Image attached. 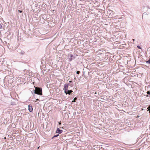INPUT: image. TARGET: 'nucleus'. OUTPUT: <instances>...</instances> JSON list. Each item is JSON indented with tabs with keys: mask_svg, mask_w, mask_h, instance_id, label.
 I'll list each match as a JSON object with an SVG mask.
<instances>
[{
	"mask_svg": "<svg viewBox=\"0 0 150 150\" xmlns=\"http://www.w3.org/2000/svg\"><path fill=\"white\" fill-rule=\"evenodd\" d=\"M2 28V26L1 24H0V29H1Z\"/></svg>",
	"mask_w": 150,
	"mask_h": 150,
	"instance_id": "obj_16",
	"label": "nucleus"
},
{
	"mask_svg": "<svg viewBox=\"0 0 150 150\" xmlns=\"http://www.w3.org/2000/svg\"><path fill=\"white\" fill-rule=\"evenodd\" d=\"M77 98L76 97H75L74 98L73 100L72 101V103L75 102H76V100H77Z\"/></svg>",
	"mask_w": 150,
	"mask_h": 150,
	"instance_id": "obj_8",
	"label": "nucleus"
},
{
	"mask_svg": "<svg viewBox=\"0 0 150 150\" xmlns=\"http://www.w3.org/2000/svg\"><path fill=\"white\" fill-rule=\"evenodd\" d=\"M134 40H134V39H133L132 40H133V41H134Z\"/></svg>",
	"mask_w": 150,
	"mask_h": 150,
	"instance_id": "obj_22",
	"label": "nucleus"
},
{
	"mask_svg": "<svg viewBox=\"0 0 150 150\" xmlns=\"http://www.w3.org/2000/svg\"><path fill=\"white\" fill-rule=\"evenodd\" d=\"M73 91L71 90H67V91H66V93H65L66 95L68 94L69 95H70L71 94V93L73 92Z\"/></svg>",
	"mask_w": 150,
	"mask_h": 150,
	"instance_id": "obj_5",
	"label": "nucleus"
},
{
	"mask_svg": "<svg viewBox=\"0 0 150 150\" xmlns=\"http://www.w3.org/2000/svg\"><path fill=\"white\" fill-rule=\"evenodd\" d=\"M147 96V97H148V95H147V96Z\"/></svg>",
	"mask_w": 150,
	"mask_h": 150,
	"instance_id": "obj_24",
	"label": "nucleus"
},
{
	"mask_svg": "<svg viewBox=\"0 0 150 150\" xmlns=\"http://www.w3.org/2000/svg\"><path fill=\"white\" fill-rule=\"evenodd\" d=\"M28 110L30 112H31L33 111V108L32 105H29L28 106Z\"/></svg>",
	"mask_w": 150,
	"mask_h": 150,
	"instance_id": "obj_6",
	"label": "nucleus"
},
{
	"mask_svg": "<svg viewBox=\"0 0 150 150\" xmlns=\"http://www.w3.org/2000/svg\"><path fill=\"white\" fill-rule=\"evenodd\" d=\"M72 82V81H69V83H71Z\"/></svg>",
	"mask_w": 150,
	"mask_h": 150,
	"instance_id": "obj_18",
	"label": "nucleus"
},
{
	"mask_svg": "<svg viewBox=\"0 0 150 150\" xmlns=\"http://www.w3.org/2000/svg\"><path fill=\"white\" fill-rule=\"evenodd\" d=\"M59 134H57L56 135H54L53 137H52V139L54 138V137H57L58 136H59Z\"/></svg>",
	"mask_w": 150,
	"mask_h": 150,
	"instance_id": "obj_10",
	"label": "nucleus"
},
{
	"mask_svg": "<svg viewBox=\"0 0 150 150\" xmlns=\"http://www.w3.org/2000/svg\"><path fill=\"white\" fill-rule=\"evenodd\" d=\"M69 85V84L67 83L64 85L63 89H64V90L65 93H66V91L68 90V86Z\"/></svg>",
	"mask_w": 150,
	"mask_h": 150,
	"instance_id": "obj_4",
	"label": "nucleus"
},
{
	"mask_svg": "<svg viewBox=\"0 0 150 150\" xmlns=\"http://www.w3.org/2000/svg\"><path fill=\"white\" fill-rule=\"evenodd\" d=\"M62 130L60 129L59 128H57L56 131V132L57 133L60 134L62 132Z\"/></svg>",
	"mask_w": 150,
	"mask_h": 150,
	"instance_id": "obj_7",
	"label": "nucleus"
},
{
	"mask_svg": "<svg viewBox=\"0 0 150 150\" xmlns=\"http://www.w3.org/2000/svg\"><path fill=\"white\" fill-rule=\"evenodd\" d=\"M59 125H60L61 124V122H59Z\"/></svg>",
	"mask_w": 150,
	"mask_h": 150,
	"instance_id": "obj_17",
	"label": "nucleus"
},
{
	"mask_svg": "<svg viewBox=\"0 0 150 150\" xmlns=\"http://www.w3.org/2000/svg\"><path fill=\"white\" fill-rule=\"evenodd\" d=\"M146 93L148 95L150 96V91H148Z\"/></svg>",
	"mask_w": 150,
	"mask_h": 150,
	"instance_id": "obj_11",
	"label": "nucleus"
},
{
	"mask_svg": "<svg viewBox=\"0 0 150 150\" xmlns=\"http://www.w3.org/2000/svg\"><path fill=\"white\" fill-rule=\"evenodd\" d=\"M39 100V99H36V101H38V100Z\"/></svg>",
	"mask_w": 150,
	"mask_h": 150,
	"instance_id": "obj_19",
	"label": "nucleus"
},
{
	"mask_svg": "<svg viewBox=\"0 0 150 150\" xmlns=\"http://www.w3.org/2000/svg\"><path fill=\"white\" fill-rule=\"evenodd\" d=\"M88 68H89V67H88V66H87V69H88Z\"/></svg>",
	"mask_w": 150,
	"mask_h": 150,
	"instance_id": "obj_21",
	"label": "nucleus"
},
{
	"mask_svg": "<svg viewBox=\"0 0 150 150\" xmlns=\"http://www.w3.org/2000/svg\"><path fill=\"white\" fill-rule=\"evenodd\" d=\"M22 53V54H24V53Z\"/></svg>",
	"mask_w": 150,
	"mask_h": 150,
	"instance_id": "obj_23",
	"label": "nucleus"
},
{
	"mask_svg": "<svg viewBox=\"0 0 150 150\" xmlns=\"http://www.w3.org/2000/svg\"><path fill=\"white\" fill-rule=\"evenodd\" d=\"M69 86H70L71 87H72L73 86V84H71L69 85Z\"/></svg>",
	"mask_w": 150,
	"mask_h": 150,
	"instance_id": "obj_14",
	"label": "nucleus"
},
{
	"mask_svg": "<svg viewBox=\"0 0 150 150\" xmlns=\"http://www.w3.org/2000/svg\"><path fill=\"white\" fill-rule=\"evenodd\" d=\"M137 47L139 49H141V48L139 46H137Z\"/></svg>",
	"mask_w": 150,
	"mask_h": 150,
	"instance_id": "obj_13",
	"label": "nucleus"
},
{
	"mask_svg": "<svg viewBox=\"0 0 150 150\" xmlns=\"http://www.w3.org/2000/svg\"><path fill=\"white\" fill-rule=\"evenodd\" d=\"M68 57L69 59V62L71 61L72 60H73L75 59L73 55L69 54L68 55Z\"/></svg>",
	"mask_w": 150,
	"mask_h": 150,
	"instance_id": "obj_3",
	"label": "nucleus"
},
{
	"mask_svg": "<svg viewBox=\"0 0 150 150\" xmlns=\"http://www.w3.org/2000/svg\"><path fill=\"white\" fill-rule=\"evenodd\" d=\"M88 68H89V67H88V66H87V69H88Z\"/></svg>",
	"mask_w": 150,
	"mask_h": 150,
	"instance_id": "obj_20",
	"label": "nucleus"
},
{
	"mask_svg": "<svg viewBox=\"0 0 150 150\" xmlns=\"http://www.w3.org/2000/svg\"><path fill=\"white\" fill-rule=\"evenodd\" d=\"M35 88V90H34V94L33 95V96L36 94L39 95H42V88L40 87H34Z\"/></svg>",
	"mask_w": 150,
	"mask_h": 150,
	"instance_id": "obj_1",
	"label": "nucleus"
},
{
	"mask_svg": "<svg viewBox=\"0 0 150 150\" xmlns=\"http://www.w3.org/2000/svg\"><path fill=\"white\" fill-rule=\"evenodd\" d=\"M146 62L147 63L150 64V58L148 61H146Z\"/></svg>",
	"mask_w": 150,
	"mask_h": 150,
	"instance_id": "obj_9",
	"label": "nucleus"
},
{
	"mask_svg": "<svg viewBox=\"0 0 150 150\" xmlns=\"http://www.w3.org/2000/svg\"><path fill=\"white\" fill-rule=\"evenodd\" d=\"M18 11L20 13H22L23 12L22 11L20 10H18Z\"/></svg>",
	"mask_w": 150,
	"mask_h": 150,
	"instance_id": "obj_15",
	"label": "nucleus"
},
{
	"mask_svg": "<svg viewBox=\"0 0 150 150\" xmlns=\"http://www.w3.org/2000/svg\"><path fill=\"white\" fill-rule=\"evenodd\" d=\"M80 73V71H76V74H79Z\"/></svg>",
	"mask_w": 150,
	"mask_h": 150,
	"instance_id": "obj_12",
	"label": "nucleus"
},
{
	"mask_svg": "<svg viewBox=\"0 0 150 150\" xmlns=\"http://www.w3.org/2000/svg\"><path fill=\"white\" fill-rule=\"evenodd\" d=\"M11 77L10 76H6L5 77V80L6 81H7L8 83H11V79L10 78Z\"/></svg>",
	"mask_w": 150,
	"mask_h": 150,
	"instance_id": "obj_2",
	"label": "nucleus"
}]
</instances>
